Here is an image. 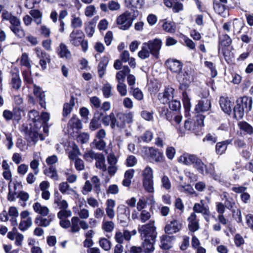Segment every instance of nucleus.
I'll use <instances>...</instances> for the list:
<instances>
[{
    "label": "nucleus",
    "mask_w": 253,
    "mask_h": 253,
    "mask_svg": "<svg viewBox=\"0 0 253 253\" xmlns=\"http://www.w3.org/2000/svg\"><path fill=\"white\" fill-rule=\"evenodd\" d=\"M137 10L134 11L133 14L128 11H126L120 15H119L116 20L117 24L119 26V28L126 30L129 28L131 26L133 21L137 16L135 13H137Z\"/></svg>",
    "instance_id": "f257e3e1"
},
{
    "label": "nucleus",
    "mask_w": 253,
    "mask_h": 253,
    "mask_svg": "<svg viewBox=\"0 0 253 253\" xmlns=\"http://www.w3.org/2000/svg\"><path fill=\"white\" fill-rule=\"evenodd\" d=\"M142 239L149 238L151 240L155 239L157 236L156 228L153 221L139 226L138 229Z\"/></svg>",
    "instance_id": "f03ea898"
},
{
    "label": "nucleus",
    "mask_w": 253,
    "mask_h": 253,
    "mask_svg": "<svg viewBox=\"0 0 253 253\" xmlns=\"http://www.w3.org/2000/svg\"><path fill=\"white\" fill-rule=\"evenodd\" d=\"M101 121L104 126H107L110 125L112 129H115L116 127L120 130L124 129V124L120 123L113 112L110 113L109 115H105L103 116Z\"/></svg>",
    "instance_id": "7ed1b4c3"
},
{
    "label": "nucleus",
    "mask_w": 253,
    "mask_h": 253,
    "mask_svg": "<svg viewBox=\"0 0 253 253\" xmlns=\"http://www.w3.org/2000/svg\"><path fill=\"white\" fill-rule=\"evenodd\" d=\"M34 51L35 52L37 57L40 59L39 64L42 70H45L46 68L47 64L50 63V55L39 47H35Z\"/></svg>",
    "instance_id": "20e7f679"
},
{
    "label": "nucleus",
    "mask_w": 253,
    "mask_h": 253,
    "mask_svg": "<svg viewBox=\"0 0 253 253\" xmlns=\"http://www.w3.org/2000/svg\"><path fill=\"white\" fill-rule=\"evenodd\" d=\"M182 222L179 220L173 218L168 222L165 227V233L167 234H172L179 232L182 228Z\"/></svg>",
    "instance_id": "39448f33"
},
{
    "label": "nucleus",
    "mask_w": 253,
    "mask_h": 253,
    "mask_svg": "<svg viewBox=\"0 0 253 253\" xmlns=\"http://www.w3.org/2000/svg\"><path fill=\"white\" fill-rule=\"evenodd\" d=\"M144 43L148 46L147 47L151 52V54L155 58H158L162 47V41L159 39L156 38Z\"/></svg>",
    "instance_id": "423d86ee"
},
{
    "label": "nucleus",
    "mask_w": 253,
    "mask_h": 253,
    "mask_svg": "<svg viewBox=\"0 0 253 253\" xmlns=\"http://www.w3.org/2000/svg\"><path fill=\"white\" fill-rule=\"evenodd\" d=\"M174 89L171 87H165L163 92H160L158 95L159 100L163 104H167L173 98Z\"/></svg>",
    "instance_id": "0eeeda50"
},
{
    "label": "nucleus",
    "mask_w": 253,
    "mask_h": 253,
    "mask_svg": "<svg viewBox=\"0 0 253 253\" xmlns=\"http://www.w3.org/2000/svg\"><path fill=\"white\" fill-rule=\"evenodd\" d=\"M10 85L13 89L18 90L21 87L22 84L18 69L16 67L12 68L10 70Z\"/></svg>",
    "instance_id": "6e6552de"
},
{
    "label": "nucleus",
    "mask_w": 253,
    "mask_h": 253,
    "mask_svg": "<svg viewBox=\"0 0 253 253\" xmlns=\"http://www.w3.org/2000/svg\"><path fill=\"white\" fill-rule=\"evenodd\" d=\"M193 209V212L202 213L207 221L209 222L210 221L211 212L209 207L204 206L203 200H201L200 203H195Z\"/></svg>",
    "instance_id": "1a4fd4ad"
},
{
    "label": "nucleus",
    "mask_w": 253,
    "mask_h": 253,
    "mask_svg": "<svg viewBox=\"0 0 253 253\" xmlns=\"http://www.w3.org/2000/svg\"><path fill=\"white\" fill-rule=\"evenodd\" d=\"M83 33L78 30H74L69 35L70 42L75 46H79L82 43Z\"/></svg>",
    "instance_id": "9d476101"
},
{
    "label": "nucleus",
    "mask_w": 253,
    "mask_h": 253,
    "mask_svg": "<svg viewBox=\"0 0 253 253\" xmlns=\"http://www.w3.org/2000/svg\"><path fill=\"white\" fill-rule=\"evenodd\" d=\"M211 108V100L209 98H201L196 105L195 110L198 113L204 112L209 111Z\"/></svg>",
    "instance_id": "9b49d317"
},
{
    "label": "nucleus",
    "mask_w": 253,
    "mask_h": 253,
    "mask_svg": "<svg viewBox=\"0 0 253 253\" xmlns=\"http://www.w3.org/2000/svg\"><path fill=\"white\" fill-rule=\"evenodd\" d=\"M187 220L188 222V229L190 231L194 232L199 229V220L197 218V215L195 212L191 213Z\"/></svg>",
    "instance_id": "f8f14e48"
},
{
    "label": "nucleus",
    "mask_w": 253,
    "mask_h": 253,
    "mask_svg": "<svg viewBox=\"0 0 253 253\" xmlns=\"http://www.w3.org/2000/svg\"><path fill=\"white\" fill-rule=\"evenodd\" d=\"M173 236L163 235L160 237V248L163 250H169L172 246V241L174 240Z\"/></svg>",
    "instance_id": "ddd939ff"
},
{
    "label": "nucleus",
    "mask_w": 253,
    "mask_h": 253,
    "mask_svg": "<svg viewBox=\"0 0 253 253\" xmlns=\"http://www.w3.org/2000/svg\"><path fill=\"white\" fill-rule=\"evenodd\" d=\"M166 64L171 71L176 73H180L182 68V63L176 59H169Z\"/></svg>",
    "instance_id": "4468645a"
},
{
    "label": "nucleus",
    "mask_w": 253,
    "mask_h": 253,
    "mask_svg": "<svg viewBox=\"0 0 253 253\" xmlns=\"http://www.w3.org/2000/svg\"><path fill=\"white\" fill-rule=\"evenodd\" d=\"M83 26V21L81 18V14L77 12L71 14V27L75 29L80 28Z\"/></svg>",
    "instance_id": "2eb2a0df"
},
{
    "label": "nucleus",
    "mask_w": 253,
    "mask_h": 253,
    "mask_svg": "<svg viewBox=\"0 0 253 253\" xmlns=\"http://www.w3.org/2000/svg\"><path fill=\"white\" fill-rule=\"evenodd\" d=\"M2 116L7 121L11 120L13 118L15 120L20 119L21 111L19 109H14L13 112L8 110H5L3 112Z\"/></svg>",
    "instance_id": "dca6fc26"
},
{
    "label": "nucleus",
    "mask_w": 253,
    "mask_h": 253,
    "mask_svg": "<svg viewBox=\"0 0 253 253\" xmlns=\"http://www.w3.org/2000/svg\"><path fill=\"white\" fill-rule=\"evenodd\" d=\"M148 153L151 158L157 163L162 162L164 160L163 153L156 148L150 147Z\"/></svg>",
    "instance_id": "f3484780"
},
{
    "label": "nucleus",
    "mask_w": 253,
    "mask_h": 253,
    "mask_svg": "<svg viewBox=\"0 0 253 253\" xmlns=\"http://www.w3.org/2000/svg\"><path fill=\"white\" fill-rule=\"evenodd\" d=\"M197 157L194 154L184 153L179 157L178 161L184 165L190 166L193 164Z\"/></svg>",
    "instance_id": "a211bd4d"
},
{
    "label": "nucleus",
    "mask_w": 253,
    "mask_h": 253,
    "mask_svg": "<svg viewBox=\"0 0 253 253\" xmlns=\"http://www.w3.org/2000/svg\"><path fill=\"white\" fill-rule=\"evenodd\" d=\"M116 202L115 200L109 199L106 201L105 211L106 215L111 219H113L115 216L114 208Z\"/></svg>",
    "instance_id": "6ab92c4d"
},
{
    "label": "nucleus",
    "mask_w": 253,
    "mask_h": 253,
    "mask_svg": "<svg viewBox=\"0 0 253 253\" xmlns=\"http://www.w3.org/2000/svg\"><path fill=\"white\" fill-rule=\"evenodd\" d=\"M117 118L120 123L124 124V129L126 127V123L131 124L133 121V113L129 112L127 113H119L117 115Z\"/></svg>",
    "instance_id": "aec40b11"
},
{
    "label": "nucleus",
    "mask_w": 253,
    "mask_h": 253,
    "mask_svg": "<svg viewBox=\"0 0 253 253\" xmlns=\"http://www.w3.org/2000/svg\"><path fill=\"white\" fill-rule=\"evenodd\" d=\"M34 87L33 92L35 95L39 99L40 105L42 107L45 108V94L44 92L42 91L40 87L36 84L34 85Z\"/></svg>",
    "instance_id": "412c9836"
},
{
    "label": "nucleus",
    "mask_w": 253,
    "mask_h": 253,
    "mask_svg": "<svg viewBox=\"0 0 253 253\" xmlns=\"http://www.w3.org/2000/svg\"><path fill=\"white\" fill-rule=\"evenodd\" d=\"M220 107L225 113L229 114L232 110V102L228 97H221L219 100Z\"/></svg>",
    "instance_id": "4be33fe9"
},
{
    "label": "nucleus",
    "mask_w": 253,
    "mask_h": 253,
    "mask_svg": "<svg viewBox=\"0 0 253 253\" xmlns=\"http://www.w3.org/2000/svg\"><path fill=\"white\" fill-rule=\"evenodd\" d=\"M238 126L241 132L244 134L252 135L253 134V126L245 121H241L238 123Z\"/></svg>",
    "instance_id": "5701e85b"
},
{
    "label": "nucleus",
    "mask_w": 253,
    "mask_h": 253,
    "mask_svg": "<svg viewBox=\"0 0 253 253\" xmlns=\"http://www.w3.org/2000/svg\"><path fill=\"white\" fill-rule=\"evenodd\" d=\"M155 239L153 240L151 239L146 238L144 239L142 243L143 251L145 253H151L154 251V244Z\"/></svg>",
    "instance_id": "b1692460"
},
{
    "label": "nucleus",
    "mask_w": 253,
    "mask_h": 253,
    "mask_svg": "<svg viewBox=\"0 0 253 253\" xmlns=\"http://www.w3.org/2000/svg\"><path fill=\"white\" fill-rule=\"evenodd\" d=\"M253 100L251 97L244 96L239 100V104L243 107L245 112H249L252 108Z\"/></svg>",
    "instance_id": "393cba45"
},
{
    "label": "nucleus",
    "mask_w": 253,
    "mask_h": 253,
    "mask_svg": "<svg viewBox=\"0 0 253 253\" xmlns=\"http://www.w3.org/2000/svg\"><path fill=\"white\" fill-rule=\"evenodd\" d=\"M194 168L196 169L202 174L205 173L206 169H208L206 165L202 162V160L197 157L192 164Z\"/></svg>",
    "instance_id": "a878e982"
},
{
    "label": "nucleus",
    "mask_w": 253,
    "mask_h": 253,
    "mask_svg": "<svg viewBox=\"0 0 253 253\" xmlns=\"http://www.w3.org/2000/svg\"><path fill=\"white\" fill-rule=\"evenodd\" d=\"M194 168L196 169L202 174L205 173L206 169H208L206 165L202 162V160L197 157L192 164Z\"/></svg>",
    "instance_id": "bb28decb"
},
{
    "label": "nucleus",
    "mask_w": 253,
    "mask_h": 253,
    "mask_svg": "<svg viewBox=\"0 0 253 253\" xmlns=\"http://www.w3.org/2000/svg\"><path fill=\"white\" fill-rule=\"evenodd\" d=\"M194 168L196 169L202 174L205 173L206 169H208L206 165L202 162V160L197 157L192 164Z\"/></svg>",
    "instance_id": "cd10ccee"
},
{
    "label": "nucleus",
    "mask_w": 253,
    "mask_h": 253,
    "mask_svg": "<svg viewBox=\"0 0 253 253\" xmlns=\"http://www.w3.org/2000/svg\"><path fill=\"white\" fill-rule=\"evenodd\" d=\"M159 112L160 116L162 118L166 119L167 120L171 122L172 125H174L172 122V113L169 111L167 107L165 106L160 107Z\"/></svg>",
    "instance_id": "c85d7f7f"
},
{
    "label": "nucleus",
    "mask_w": 253,
    "mask_h": 253,
    "mask_svg": "<svg viewBox=\"0 0 253 253\" xmlns=\"http://www.w3.org/2000/svg\"><path fill=\"white\" fill-rule=\"evenodd\" d=\"M232 43V40L227 34H223L219 38L218 52H220L222 48L229 46Z\"/></svg>",
    "instance_id": "c756f323"
},
{
    "label": "nucleus",
    "mask_w": 253,
    "mask_h": 253,
    "mask_svg": "<svg viewBox=\"0 0 253 253\" xmlns=\"http://www.w3.org/2000/svg\"><path fill=\"white\" fill-rule=\"evenodd\" d=\"M231 141L226 140L216 143L215 146V152L217 155H222L225 152L227 146L230 143Z\"/></svg>",
    "instance_id": "7c9ffc66"
},
{
    "label": "nucleus",
    "mask_w": 253,
    "mask_h": 253,
    "mask_svg": "<svg viewBox=\"0 0 253 253\" xmlns=\"http://www.w3.org/2000/svg\"><path fill=\"white\" fill-rule=\"evenodd\" d=\"M43 173L45 175L54 180L56 181L59 179V176L56 169L53 166H50L48 168L45 169L43 170Z\"/></svg>",
    "instance_id": "2f4dec72"
},
{
    "label": "nucleus",
    "mask_w": 253,
    "mask_h": 253,
    "mask_svg": "<svg viewBox=\"0 0 253 253\" xmlns=\"http://www.w3.org/2000/svg\"><path fill=\"white\" fill-rule=\"evenodd\" d=\"M33 207L35 211L40 214L41 215L46 216L49 213V210L48 208L45 206H42L38 202L35 203L33 205Z\"/></svg>",
    "instance_id": "473e14b6"
},
{
    "label": "nucleus",
    "mask_w": 253,
    "mask_h": 253,
    "mask_svg": "<svg viewBox=\"0 0 253 253\" xmlns=\"http://www.w3.org/2000/svg\"><path fill=\"white\" fill-rule=\"evenodd\" d=\"M75 105V98L72 96L69 102L64 104L63 115L64 117L68 116L71 112Z\"/></svg>",
    "instance_id": "72a5a7b5"
},
{
    "label": "nucleus",
    "mask_w": 253,
    "mask_h": 253,
    "mask_svg": "<svg viewBox=\"0 0 253 253\" xmlns=\"http://www.w3.org/2000/svg\"><path fill=\"white\" fill-rule=\"evenodd\" d=\"M59 55L61 58L69 59L71 57V53L68 49L67 46L63 43H60L58 49Z\"/></svg>",
    "instance_id": "f704fd0d"
},
{
    "label": "nucleus",
    "mask_w": 253,
    "mask_h": 253,
    "mask_svg": "<svg viewBox=\"0 0 253 253\" xmlns=\"http://www.w3.org/2000/svg\"><path fill=\"white\" fill-rule=\"evenodd\" d=\"M59 188L63 194L73 195L75 193V191L65 182L61 183L59 184Z\"/></svg>",
    "instance_id": "c9c22d12"
},
{
    "label": "nucleus",
    "mask_w": 253,
    "mask_h": 253,
    "mask_svg": "<svg viewBox=\"0 0 253 253\" xmlns=\"http://www.w3.org/2000/svg\"><path fill=\"white\" fill-rule=\"evenodd\" d=\"M245 111L242 106L239 104V100L237 101V104L234 108V116L238 120L243 118L244 115Z\"/></svg>",
    "instance_id": "e433bc0d"
},
{
    "label": "nucleus",
    "mask_w": 253,
    "mask_h": 253,
    "mask_svg": "<svg viewBox=\"0 0 253 253\" xmlns=\"http://www.w3.org/2000/svg\"><path fill=\"white\" fill-rule=\"evenodd\" d=\"M29 14L34 19V22L37 24L40 25L42 23V14L38 9H31L29 11Z\"/></svg>",
    "instance_id": "4c0bfd02"
},
{
    "label": "nucleus",
    "mask_w": 253,
    "mask_h": 253,
    "mask_svg": "<svg viewBox=\"0 0 253 253\" xmlns=\"http://www.w3.org/2000/svg\"><path fill=\"white\" fill-rule=\"evenodd\" d=\"M205 173L210 174V176L216 181L219 182L221 180V174L220 173H216L214 168L211 164L208 169H206Z\"/></svg>",
    "instance_id": "58836bf2"
},
{
    "label": "nucleus",
    "mask_w": 253,
    "mask_h": 253,
    "mask_svg": "<svg viewBox=\"0 0 253 253\" xmlns=\"http://www.w3.org/2000/svg\"><path fill=\"white\" fill-rule=\"evenodd\" d=\"M71 232L77 233L80 230V218L77 216H74L71 218Z\"/></svg>",
    "instance_id": "ea45409f"
},
{
    "label": "nucleus",
    "mask_w": 253,
    "mask_h": 253,
    "mask_svg": "<svg viewBox=\"0 0 253 253\" xmlns=\"http://www.w3.org/2000/svg\"><path fill=\"white\" fill-rule=\"evenodd\" d=\"M148 46L143 43L141 47V49L138 53V56L141 59H145L149 57L151 52L149 50Z\"/></svg>",
    "instance_id": "a19ab883"
},
{
    "label": "nucleus",
    "mask_w": 253,
    "mask_h": 253,
    "mask_svg": "<svg viewBox=\"0 0 253 253\" xmlns=\"http://www.w3.org/2000/svg\"><path fill=\"white\" fill-rule=\"evenodd\" d=\"M96 167L98 169H102L103 171L106 170V167L105 165V158L102 154H100L97 158L95 159Z\"/></svg>",
    "instance_id": "79ce46f5"
},
{
    "label": "nucleus",
    "mask_w": 253,
    "mask_h": 253,
    "mask_svg": "<svg viewBox=\"0 0 253 253\" xmlns=\"http://www.w3.org/2000/svg\"><path fill=\"white\" fill-rule=\"evenodd\" d=\"M11 31L19 39H22L25 36V32L21 25L18 27H10Z\"/></svg>",
    "instance_id": "37998d69"
},
{
    "label": "nucleus",
    "mask_w": 253,
    "mask_h": 253,
    "mask_svg": "<svg viewBox=\"0 0 253 253\" xmlns=\"http://www.w3.org/2000/svg\"><path fill=\"white\" fill-rule=\"evenodd\" d=\"M112 87L111 85L108 83L105 84L103 85L101 88V90L103 93V95L105 98H108L112 96Z\"/></svg>",
    "instance_id": "c03bdc74"
},
{
    "label": "nucleus",
    "mask_w": 253,
    "mask_h": 253,
    "mask_svg": "<svg viewBox=\"0 0 253 253\" xmlns=\"http://www.w3.org/2000/svg\"><path fill=\"white\" fill-rule=\"evenodd\" d=\"M51 221V219L48 218H43L40 216H38L35 219V223L39 226L46 227L48 226Z\"/></svg>",
    "instance_id": "a18cd8bd"
},
{
    "label": "nucleus",
    "mask_w": 253,
    "mask_h": 253,
    "mask_svg": "<svg viewBox=\"0 0 253 253\" xmlns=\"http://www.w3.org/2000/svg\"><path fill=\"white\" fill-rule=\"evenodd\" d=\"M32 224V220L31 218H27L26 219L21 220L19 225V229L22 231H26Z\"/></svg>",
    "instance_id": "49530a36"
},
{
    "label": "nucleus",
    "mask_w": 253,
    "mask_h": 253,
    "mask_svg": "<svg viewBox=\"0 0 253 253\" xmlns=\"http://www.w3.org/2000/svg\"><path fill=\"white\" fill-rule=\"evenodd\" d=\"M100 119V117H94L92 119L89 124V129L91 130L94 131L101 126Z\"/></svg>",
    "instance_id": "de8ad7c7"
},
{
    "label": "nucleus",
    "mask_w": 253,
    "mask_h": 253,
    "mask_svg": "<svg viewBox=\"0 0 253 253\" xmlns=\"http://www.w3.org/2000/svg\"><path fill=\"white\" fill-rule=\"evenodd\" d=\"M68 126H70L72 128H76L80 129L82 127V123L78 118L75 116H73L68 123Z\"/></svg>",
    "instance_id": "09e8293b"
},
{
    "label": "nucleus",
    "mask_w": 253,
    "mask_h": 253,
    "mask_svg": "<svg viewBox=\"0 0 253 253\" xmlns=\"http://www.w3.org/2000/svg\"><path fill=\"white\" fill-rule=\"evenodd\" d=\"M153 174L152 169L147 167L143 171V180H153Z\"/></svg>",
    "instance_id": "8fccbe9b"
},
{
    "label": "nucleus",
    "mask_w": 253,
    "mask_h": 253,
    "mask_svg": "<svg viewBox=\"0 0 253 253\" xmlns=\"http://www.w3.org/2000/svg\"><path fill=\"white\" fill-rule=\"evenodd\" d=\"M161 186L163 188L167 191L170 190L171 188V182L169 178L165 175L162 176L161 178Z\"/></svg>",
    "instance_id": "3c124183"
},
{
    "label": "nucleus",
    "mask_w": 253,
    "mask_h": 253,
    "mask_svg": "<svg viewBox=\"0 0 253 253\" xmlns=\"http://www.w3.org/2000/svg\"><path fill=\"white\" fill-rule=\"evenodd\" d=\"M39 31L41 35L46 38L49 37L51 34L50 29L45 25H41Z\"/></svg>",
    "instance_id": "603ef678"
},
{
    "label": "nucleus",
    "mask_w": 253,
    "mask_h": 253,
    "mask_svg": "<svg viewBox=\"0 0 253 253\" xmlns=\"http://www.w3.org/2000/svg\"><path fill=\"white\" fill-rule=\"evenodd\" d=\"M232 27L234 34L239 33L243 27V24L241 20L235 19L232 22Z\"/></svg>",
    "instance_id": "864d4df0"
},
{
    "label": "nucleus",
    "mask_w": 253,
    "mask_h": 253,
    "mask_svg": "<svg viewBox=\"0 0 253 253\" xmlns=\"http://www.w3.org/2000/svg\"><path fill=\"white\" fill-rule=\"evenodd\" d=\"M143 186L144 189L149 193L154 192V181L153 180H143Z\"/></svg>",
    "instance_id": "5fc2aeb1"
},
{
    "label": "nucleus",
    "mask_w": 253,
    "mask_h": 253,
    "mask_svg": "<svg viewBox=\"0 0 253 253\" xmlns=\"http://www.w3.org/2000/svg\"><path fill=\"white\" fill-rule=\"evenodd\" d=\"M100 153H96L92 150L86 152L84 155V158L87 161L95 160Z\"/></svg>",
    "instance_id": "6e6d98bb"
},
{
    "label": "nucleus",
    "mask_w": 253,
    "mask_h": 253,
    "mask_svg": "<svg viewBox=\"0 0 253 253\" xmlns=\"http://www.w3.org/2000/svg\"><path fill=\"white\" fill-rule=\"evenodd\" d=\"M92 145L99 150H103L106 147V144L102 139H94L92 143Z\"/></svg>",
    "instance_id": "4d7b16f0"
},
{
    "label": "nucleus",
    "mask_w": 253,
    "mask_h": 253,
    "mask_svg": "<svg viewBox=\"0 0 253 253\" xmlns=\"http://www.w3.org/2000/svg\"><path fill=\"white\" fill-rule=\"evenodd\" d=\"M99 243L100 246L105 251H108L111 249V242L105 238H101Z\"/></svg>",
    "instance_id": "13d9d810"
},
{
    "label": "nucleus",
    "mask_w": 253,
    "mask_h": 253,
    "mask_svg": "<svg viewBox=\"0 0 253 253\" xmlns=\"http://www.w3.org/2000/svg\"><path fill=\"white\" fill-rule=\"evenodd\" d=\"M213 6L214 11L219 14H222L225 10L224 4H220L216 1H213Z\"/></svg>",
    "instance_id": "bf43d9fd"
},
{
    "label": "nucleus",
    "mask_w": 253,
    "mask_h": 253,
    "mask_svg": "<svg viewBox=\"0 0 253 253\" xmlns=\"http://www.w3.org/2000/svg\"><path fill=\"white\" fill-rule=\"evenodd\" d=\"M91 182L94 185V191L97 194L100 192V180L97 176H93L91 179Z\"/></svg>",
    "instance_id": "052dcab7"
},
{
    "label": "nucleus",
    "mask_w": 253,
    "mask_h": 253,
    "mask_svg": "<svg viewBox=\"0 0 253 253\" xmlns=\"http://www.w3.org/2000/svg\"><path fill=\"white\" fill-rule=\"evenodd\" d=\"M54 203L57 205L59 209L61 210L67 209L68 207L67 202L62 199L56 198L54 199Z\"/></svg>",
    "instance_id": "680f3d73"
},
{
    "label": "nucleus",
    "mask_w": 253,
    "mask_h": 253,
    "mask_svg": "<svg viewBox=\"0 0 253 253\" xmlns=\"http://www.w3.org/2000/svg\"><path fill=\"white\" fill-rule=\"evenodd\" d=\"M114 223L113 221H104L102 223V228L107 232H111L114 228Z\"/></svg>",
    "instance_id": "e2e57ef3"
},
{
    "label": "nucleus",
    "mask_w": 253,
    "mask_h": 253,
    "mask_svg": "<svg viewBox=\"0 0 253 253\" xmlns=\"http://www.w3.org/2000/svg\"><path fill=\"white\" fill-rule=\"evenodd\" d=\"M39 134L36 132H30L29 134L26 136V139L29 142H32L35 144L38 140Z\"/></svg>",
    "instance_id": "0e129e2a"
},
{
    "label": "nucleus",
    "mask_w": 253,
    "mask_h": 253,
    "mask_svg": "<svg viewBox=\"0 0 253 253\" xmlns=\"http://www.w3.org/2000/svg\"><path fill=\"white\" fill-rule=\"evenodd\" d=\"M130 90L132 91L133 97L136 99L141 100L143 98V94L138 88H133L132 87H131Z\"/></svg>",
    "instance_id": "69168bd1"
},
{
    "label": "nucleus",
    "mask_w": 253,
    "mask_h": 253,
    "mask_svg": "<svg viewBox=\"0 0 253 253\" xmlns=\"http://www.w3.org/2000/svg\"><path fill=\"white\" fill-rule=\"evenodd\" d=\"M20 62L21 65L25 66L29 68H31L29 57L26 53H24L22 54Z\"/></svg>",
    "instance_id": "338daca9"
},
{
    "label": "nucleus",
    "mask_w": 253,
    "mask_h": 253,
    "mask_svg": "<svg viewBox=\"0 0 253 253\" xmlns=\"http://www.w3.org/2000/svg\"><path fill=\"white\" fill-rule=\"evenodd\" d=\"M67 209L61 210L57 213V217L60 219H63V218H67L70 217L72 215V211L70 210H67Z\"/></svg>",
    "instance_id": "774afa93"
}]
</instances>
